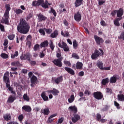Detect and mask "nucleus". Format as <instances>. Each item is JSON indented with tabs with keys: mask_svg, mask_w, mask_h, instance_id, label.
<instances>
[{
	"mask_svg": "<svg viewBox=\"0 0 124 124\" xmlns=\"http://www.w3.org/2000/svg\"><path fill=\"white\" fill-rule=\"evenodd\" d=\"M30 25L24 19H21L20 23L17 25V30L18 32L23 34H27L30 31Z\"/></svg>",
	"mask_w": 124,
	"mask_h": 124,
	"instance_id": "obj_1",
	"label": "nucleus"
},
{
	"mask_svg": "<svg viewBox=\"0 0 124 124\" xmlns=\"http://www.w3.org/2000/svg\"><path fill=\"white\" fill-rule=\"evenodd\" d=\"M5 7L6 8V10L4 14L3 17L1 21V23H3L6 25H8L9 23V11L11 10V8H10V5L9 4H6L5 5Z\"/></svg>",
	"mask_w": 124,
	"mask_h": 124,
	"instance_id": "obj_2",
	"label": "nucleus"
},
{
	"mask_svg": "<svg viewBox=\"0 0 124 124\" xmlns=\"http://www.w3.org/2000/svg\"><path fill=\"white\" fill-rule=\"evenodd\" d=\"M3 81L6 84V88L8 89L9 91L11 92L13 94H15V91H13V88L10 87V80H9V72H6L3 76Z\"/></svg>",
	"mask_w": 124,
	"mask_h": 124,
	"instance_id": "obj_3",
	"label": "nucleus"
},
{
	"mask_svg": "<svg viewBox=\"0 0 124 124\" xmlns=\"http://www.w3.org/2000/svg\"><path fill=\"white\" fill-rule=\"evenodd\" d=\"M99 50L100 51L98 50H96L94 51V53L92 54L91 58L92 60H95V59H97L101 54L102 55H103V50H102L101 49H99Z\"/></svg>",
	"mask_w": 124,
	"mask_h": 124,
	"instance_id": "obj_4",
	"label": "nucleus"
},
{
	"mask_svg": "<svg viewBox=\"0 0 124 124\" xmlns=\"http://www.w3.org/2000/svg\"><path fill=\"white\" fill-rule=\"evenodd\" d=\"M58 46L60 48L63 49L64 52H68V51H69V47L63 41H62V43H59Z\"/></svg>",
	"mask_w": 124,
	"mask_h": 124,
	"instance_id": "obj_5",
	"label": "nucleus"
},
{
	"mask_svg": "<svg viewBox=\"0 0 124 124\" xmlns=\"http://www.w3.org/2000/svg\"><path fill=\"white\" fill-rule=\"evenodd\" d=\"M62 58H60L57 59H55L52 61V62L57 66H59V67H62Z\"/></svg>",
	"mask_w": 124,
	"mask_h": 124,
	"instance_id": "obj_6",
	"label": "nucleus"
},
{
	"mask_svg": "<svg viewBox=\"0 0 124 124\" xmlns=\"http://www.w3.org/2000/svg\"><path fill=\"white\" fill-rule=\"evenodd\" d=\"M93 95L96 99L98 100H100V99H102V97H103V95L99 92H94Z\"/></svg>",
	"mask_w": 124,
	"mask_h": 124,
	"instance_id": "obj_7",
	"label": "nucleus"
},
{
	"mask_svg": "<svg viewBox=\"0 0 124 124\" xmlns=\"http://www.w3.org/2000/svg\"><path fill=\"white\" fill-rule=\"evenodd\" d=\"M80 119H81L80 115L78 114L75 113L73 114V117H72V122H73L74 124H75V123L78 122Z\"/></svg>",
	"mask_w": 124,
	"mask_h": 124,
	"instance_id": "obj_8",
	"label": "nucleus"
},
{
	"mask_svg": "<svg viewBox=\"0 0 124 124\" xmlns=\"http://www.w3.org/2000/svg\"><path fill=\"white\" fill-rule=\"evenodd\" d=\"M74 19L77 22H80V20L82 19L81 13L77 12L74 15Z\"/></svg>",
	"mask_w": 124,
	"mask_h": 124,
	"instance_id": "obj_9",
	"label": "nucleus"
},
{
	"mask_svg": "<svg viewBox=\"0 0 124 124\" xmlns=\"http://www.w3.org/2000/svg\"><path fill=\"white\" fill-rule=\"evenodd\" d=\"M31 58V55L30 53H27L26 54H24V55L20 56V60H27L29 62L30 61Z\"/></svg>",
	"mask_w": 124,
	"mask_h": 124,
	"instance_id": "obj_10",
	"label": "nucleus"
},
{
	"mask_svg": "<svg viewBox=\"0 0 124 124\" xmlns=\"http://www.w3.org/2000/svg\"><path fill=\"white\" fill-rule=\"evenodd\" d=\"M94 38L95 39L96 43H97L98 45H100L101 43H103V42H104V41L103 40V39H102V38H100L97 35H94Z\"/></svg>",
	"mask_w": 124,
	"mask_h": 124,
	"instance_id": "obj_11",
	"label": "nucleus"
},
{
	"mask_svg": "<svg viewBox=\"0 0 124 124\" xmlns=\"http://www.w3.org/2000/svg\"><path fill=\"white\" fill-rule=\"evenodd\" d=\"M31 87H34L35 86V84H36V82H37V78L35 77V76H33L31 78Z\"/></svg>",
	"mask_w": 124,
	"mask_h": 124,
	"instance_id": "obj_12",
	"label": "nucleus"
},
{
	"mask_svg": "<svg viewBox=\"0 0 124 124\" xmlns=\"http://www.w3.org/2000/svg\"><path fill=\"white\" fill-rule=\"evenodd\" d=\"M115 12H116L117 16L118 18H122V16L124 15V10L123 8H120L118 10H115Z\"/></svg>",
	"mask_w": 124,
	"mask_h": 124,
	"instance_id": "obj_13",
	"label": "nucleus"
},
{
	"mask_svg": "<svg viewBox=\"0 0 124 124\" xmlns=\"http://www.w3.org/2000/svg\"><path fill=\"white\" fill-rule=\"evenodd\" d=\"M44 2V0H38L37 1H33L32 2V6H39V5H41L42 3Z\"/></svg>",
	"mask_w": 124,
	"mask_h": 124,
	"instance_id": "obj_14",
	"label": "nucleus"
},
{
	"mask_svg": "<svg viewBox=\"0 0 124 124\" xmlns=\"http://www.w3.org/2000/svg\"><path fill=\"white\" fill-rule=\"evenodd\" d=\"M41 113L42 114H44V115H49L50 114V110H49L48 107H46L45 108H42L41 110Z\"/></svg>",
	"mask_w": 124,
	"mask_h": 124,
	"instance_id": "obj_15",
	"label": "nucleus"
},
{
	"mask_svg": "<svg viewBox=\"0 0 124 124\" xmlns=\"http://www.w3.org/2000/svg\"><path fill=\"white\" fill-rule=\"evenodd\" d=\"M16 100V97L15 96V95H10L7 100V102H8V103H12L13 102H14V100Z\"/></svg>",
	"mask_w": 124,
	"mask_h": 124,
	"instance_id": "obj_16",
	"label": "nucleus"
},
{
	"mask_svg": "<svg viewBox=\"0 0 124 124\" xmlns=\"http://www.w3.org/2000/svg\"><path fill=\"white\" fill-rule=\"evenodd\" d=\"M68 110L71 111V112H74V113H77L78 112V109H77V107L76 106H70L68 108Z\"/></svg>",
	"mask_w": 124,
	"mask_h": 124,
	"instance_id": "obj_17",
	"label": "nucleus"
},
{
	"mask_svg": "<svg viewBox=\"0 0 124 124\" xmlns=\"http://www.w3.org/2000/svg\"><path fill=\"white\" fill-rule=\"evenodd\" d=\"M65 70H66V72L69 73V74H71V75H74L75 74V72H74V70H73L72 69L65 67Z\"/></svg>",
	"mask_w": 124,
	"mask_h": 124,
	"instance_id": "obj_18",
	"label": "nucleus"
},
{
	"mask_svg": "<svg viewBox=\"0 0 124 124\" xmlns=\"http://www.w3.org/2000/svg\"><path fill=\"white\" fill-rule=\"evenodd\" d=\"M22 110L25 111V112H31V108L30 107V106H24L22 108Z\"/></svg>",
	"mask_w": 124,
	"mask_h": 124,
	"instance_id": "obj_19",
	"label": "nucleus"
},
{
	"mask_svg": "<svg viewBox=\"0 0 124 124\" xmlns=\"http://www.w3.org/2000/svg\"><path fill=\"white\" fill-rule=\"evenodd\" d=\"M117 80H118V77L117 76L114 75L113 77L110 78V83L111 84H114L117 82Z\"/></svg>",
	"mask_w": 124,
	"mask_h": 124,
	"instance_id": "obj_20",
	"label": "nucleus"
},
{
	"mask_svg": "<svg viewBox=\"0 0 124 124\" xmlns=\"http://www.w3.org/2000/svg\"><path fill=\"white\" fill-rule=\"evenodd\" d=\"M39 22H42V21H45L46 18L42 14H40L38 15Z\"/></svg>",
	"mask_w": 124,
	"mask_h": 124,
	"instance_id": "obj_21",
	"label": "nucleus"
},
{
	"mask_svg": "<svg viewBox=\"0 0 124 124\" xmlns=\"http://www.w3.org/2000/svg\"><path fill=\"white\" fill-rule=\"evenodd\" d=\"M59 35V31L55 30L52 33L50 34V37L52 38H56Z\"/></svg>",
	"mask_w": 124,
	"mask_h": 124,
	"instance_id": "obj_22",
	"label": "nucleus"
},
{
	"mask_svg": "<svg viewBox=\"0 0 124 124\" xmlns=\"http://www.w3.org/2000/svg\"><path fill=\"white\" fill-rule=\"evenodd\" d=\"M76 65L77 69L81 70V69H83V63L81 62H77Z\"/></svg>",
	"mask_w": 124,
	"mask_h": 124,
	"instance_id": "obj_23",
	"label": "nucleus"
},
{
	"mask_svg": "<svg viewBox=\"0 0 124 124\" xmlns=\"http://www.w3.org/2000/svg\"><path fill=\"white\" fill-rule=\"evenodd\" d=\"M41 5L43 8H48V7H49V5H52V3H49L48 1L46 0L45 3L43 2Z\"/></svg>",
	"mask_w": 124,
	"mask_h": 124,
	"instance_id": "obj_24",
	"label": "nucleus"
},
{
	"mask_svg": "<svg viewBox=\"0 0 124 124\" xmlns=\"http://www.w3.org/2000/svg\"><path fill=\"white\" fill-rule=\"evenodd\" d=\"M41 97L44 101H48L49 100V98H48V96H46V93H45V92L42 93Z\"/></svg>",
	"mask_w": 124,
	"mask_h": 124,
	"instance_id": "obj_25",
	"label": "nucleus"
},
{
	"mask_svg": "<svg viewBox=\"0 0 124 124\" xmlns=\"http://www.w3.org/2000/svg\"><path fill=\"white\" fill-rule=\"evenodd\" d=\"M82 3H83V0H76L75 2V5L76 7H78Z\"/></svg>",
	"mask_w": 124,
	"mask_h": 124,
	"instance_id": "obj_26",
	"label": "nucleus"
},
{
	"mask_svg": "<svg viewBox=\"0 0 124 124\" xmlns=\"http://www.w3.org/2000/svg\"><path fill=\"white\" fill-rule=\"evenodd\" d=\"M49 45V42L48 41H45L44 42L41 43V48H45Z\"/></svg>",
	"mask_w": 124,
	"mask_h": 124,
	"instance_id": "obj_27",
	"label": "nucleus"
},
{
	"mask_svg": "<svg viewBox=\"0 0 124 124\" xmlns=\"http://www.w3.org/2000/svg\"><path fill=\"white\" fill-rule=\"evenodd\" d=\"M62 77L61 76L59 77L58 78H55L54 81L56 83V84H60V83H61V82H62Z\"/></svg>",
	"mask_w": 124,
	"mask_h": 124,
	"instance_id": "obj_28",
	"label": "nucleus"
},
{
	"mask_svg": "<svg viewBox=\"0 0 124 124\" xmlns=\"http://www.w3.org/2000/svg\"><path fill=\"white\" fill-rule=\"evenodd\" d=\"M96 65L100 69H103V63L102 62L98 61Z\"/></svg>",
	"mask_w": 124,
	"mask_h": 124,
	"instance_id": "obj_29",
	"label": "nucleus"
},
{
	"mask_svg": "<svg viewBox=\"0 0 124 124\" xmlns=\"http://www.w3.org/2000/svg\"><path fill=\"white\" fill-rule=\"evenodd\" d=\"M122 19V18H117L114 21V25H116L117 27H119V26H120V22H119V21H121Z\"/></svg>",
	"mask_w": 124,
	"mask_h": 124,
	"instance_id": "obj_30",
	"label": "nucleus"
},
{
	"mask_svg": "<svg viewBox=\"0 0 124 124\" xmlns=\"http://www.w3.org/2000/svg\"><path fill=\"white\" fill-rule=\"evenodd\" d=\"M118 99L119 101H124V94H118L117 96Z\"/></svg>",
	"mask_w": 124,
	"mask_h": 124,
	"instance_id": "obj_31",
	"label": "nucleus"
},
{
	"mask_svg": "<svg viewBox=\"0 0 124 124\" xmlns=\"http://www.w3.org/2000/svg\"><path fill=\"white\" fill-rule=\"evenodd\" d=\"M101 83L104 86H105L106 84H108V83H109V79L108 78H106L105 79H103L102 80Z\"/></svg>",
	"mask_w": 124,
	"mask_h": 124,
	"instance_id": "obj_32",
	"label": "nucleus"
},
{
	"mask_svg": "<svg viewBox=\"0 0 124 124\" xmlns=\"http://www.w3.org/2000/svg\"><path fill=\"white\" fill-rule=\"evenodd\" d=\"M74 99H75V97H74V95L72 94L71 95L70 98L68 99V101L69 103H72V102L74 101Z\"/></svg>",
	"mask_w": 124,
	"mask_h": 124,
	"instance_id": "obj_33",
	"label": "nucleus"
},
{
	"mask_svg": "<svg viewBox=\"0 0 124 124\" xmlns=\"http://www.w3.org/2000/svg\"><path fill=\"white\" fill-rule=\"evenodd\" d=\"M49 46L51 50L54 51V49H55V46L54 45V43L52 40H50Z\"/></svg>",
	"mask_w": 124,
	"mask_h": 124,
	"instance_id": "obj_34",
	"label": "nucleus"
},
{
	"mask_svg": "<svg viewBox=\"0 0 124 124\" xmlns=\"http://www.w3.org/2000/svg\"><path fill=\"white\" fill-rule=\"evenodd\" d=\"M4 120L6 121H10L11 120V116L10 114H6L3 116Z\"/></svg>",
	"mask_w": 124,
	"mask_h": 124,
	"instance_id": "obj_35",
	"label": "nucleus"
},
{
	"mask_svg": "<svg viewBox=\"0 0 124 124\" xmlns=\"http://www.w3.org/2000/svg\"><path fill=\"white\" fill-rule=\"evenodd\" d=\"M19 56V52L18 51H16L14 54H11V59H15V58H17Z\"/></svg>",
	"mask_w": 124,
	"mask_h": 124,
	"instance_id": "obj_36",
	"label": "nucleus"
},
{
	"mask_svg": "<svg viewBox=\"0 0 124 124\" xmlns=\"http://www.w3.org/2000/svg\"><path fill=\"white\" fill-rule=\"evenodd\" d=\"M23 97L24 100H25V101H30V96L28 95V94H24Z\"/></svg>",
	"mask_w": 124,
	"mask_h": 124,
	"instance_id": "obj_37",
	"label": "nucleus"
},
{
	"mask_svg": "<svg viewBox=\"0 0 124 124\" xmlns=\"http://www.w3.org/2000/svg\"><path fill=\"white\" fill-rule=\"evenodd\" d=\"M11 65L13 66H18V65H20V62L18 61L13 62L11 63Z\"/></svg>",
	"mask_w": 124,
	"mask_h": 124,
	"instance_id": "obj_38",
	"label": "nucleus"
},
{
	"mask_svg": "<svg viewBox=\"0 0 124 124\" xmlns=\"http://www.w3.org/2000/svg\"><path fill=\"white\" fill-rule=\"evenodd\" d=\"M60 91L56 89H53L52 90V94H53L54 95H58Z\"/></svg>",
	"mask_w": 124,
	"mask_h": 124,
	"instance_id": "obj_39",
	"label": "nucleus"
},
{
	"mask_svg": "<svg viewBox=\"0 0 124 124\" xmlns=\"http://www.w3.org/2000/svg\"><path fill=\"white\" fill-rule=\"evenodd\" d=\"M8 38L9 40H14V38H15V34H12L8 35Z\"/></svg>",
	"mask_w": 124,
	"mask_h": 124,
	"instance_id": "obj_40",
	"label": "nucleus"
},
{
	"mask_svg": "<svg viewBox=\"0 0 124 124\" xmlns=\"http://www.w3.org/2000/svg\"><path fill=\"white\" fill-rule=\"evenodd\" d=\"M72 58H74V59H76V60H79L80 59V57H79V56L76 53L72 54Z\"/></svg>",
	"mask_w": 124,
	"mask_h": 124,
	"instance_id": "obj_41",
	"label": "nucleus"
},
{
	"mask_svg": "<svg viewBox=\"0 0 124 124\" xmlns=\"http://www.w3.org/2000/svg\"><path fill=\"white\" fill-rule=\"evenodd\" d=\"M61 34L63 36L66 37L69 36V33L67 31H65V34H64V33H63V32H62V31Z\"/></svg>",
	"mask_w": 124,
	"mask_h": 124,
	"instance_id": "obj_42",
	"label": "nucleus"
},
{
	"mask_svg": "<svg viewBox=\"0 0 124 124\" xmlns=\"http://www.w3.org/2000/svg\"><path fill=\"white\" fill-rule=\"evenodd\" d=\"M51 12L52 14H53L54 17H56L57 16V13L56 12V11L55 9H54L53 8H50V11H49V13Z\"/></svg>",
	"mask_w": 124,
	"mask_h": 124,
	"instance_id": "obj_43",
	"label": "nucleus"
},
{
	"mask_svg": "<svg viewBox=\"0 0 124 124\" xmlns=\"http://www.w3.org/2000/svg\"><path fill=\"white\" fill-rule=\"evenodd\" d=\"M0 57L2 58V59H8V55H7L6 53H1L0 54Z\"/></svg>",
	"mask_w": 124,
	"mask_h": 124,
	"instance_id": "obj_44",
	"label": "nucleus"
},
{
	"mask_svg": "<svg viewBox=\"0 0 124 124\" xmlns=\"http://www.w3.org/2000/svg\"><path fill=\"white\" fill-rule=\"evenodd\" d=\"M15 12L17 14V15H19V14L23 13V11L20 9H17L15 10Z\"/></svg>",
	"mask_w": 124,
	"mask_h": 124,
	"instance_id": "obj_45",
	"label": "nucleus"
},
{
	"mask_svg": "<svg viewBox=\"0 0 124 124\" xmlns=\"http://www.w3.org/2000/svg\"><path fill=\"white\" fill-rule=\"evenodd\" d=\"M96 118L97 122H100V120H101V115L99 113H97L96 114Z\"/></svg>",
	"mask_w": 124,
	"mask_h": 124,
	"instance_id": "obj_46",
	"label": "nucleus"
},
{
	"mask_svg": "<svg viewBox=\"0 0 124 124\" xmlns=\"http://www.w3.org/2000/svg\"><path fill=\"white\" fill-rule=\"evenodd\" d=\"M40 46L38 44H36L34 46L33 50L34 51H38L39 50Z\"/></svg>",
	"mask_w": 124,
	"mask_h": 124,
	"instance_id": "obj_47",
	"label": "nucleus"
},
{
	"mask_svg": "<svg viewBox=\"0 0 124 124\" xmlns=\"http://www.w3.org/2000/svg\"><path fill=\"white\" fill-rule=\"evenodd\" d=\"M57 54L56 57L57 58H60L62 56V54H61V50H60V48L58 49V51H57Z\"/></svg>",
	"mask_w": 124,
	"mask_h": 124,
	"instance_id": "obj_48",
	"label": "nucleus"
},
{
	"mask_svg": "<svg viewBox=\"0 0 124 124\" xmlns=\"http://www.w3.org/2000/svg\"><path fill=\"white\" fill-rule=\"evenodd\" d=\"M39 32L42 34V35H45V31L43 29H40L39 30Z\"/></svg>",
	"mask_w": 124,
	"mask_h": 124,
	"instance_id": "obj_49",
	"label": "nucleus"
},
{
	"mask_svg": "<svg viewBox=\"0 0 124 124\" xmlns=\"http://www.w3.org/2000/svg\"><path fill=\"white\" fill-rule=\"evenodd\" d=\"M45 31L46 32V33H47L48 34H50L51 32L53 31L51 29H46Z\"/></svg>",
	"mask_w": 124,
	"mask_h": 124,
	"instance_id": "obj_50",
	"label": "nucleus"
},
{
	"mask_svg": "<svg viewBox=\"0 0 124 124\" xmlns=\"http://www.w3.org/2000/svg\"><path fill=\"white\" fill-rule=\"evenodd\" d=\"M118 38L119 39H123V40H124V32L121 33V35L118 36Z\"/></svg>",
	"mask_w": 124,
	"mask_h": 124,
	"instance_id": "obj_51",
	"label": "nucleus"
},
{
	"mask_svg": "<svg viewBox=\"0 0 124 124\" xmlns=\"http://www.w3.org/2000/svg\"><path fill=\"white\" fill-rule=\"evenodd\" d=\"M33 15V14L32 13L29 14V15L27 16V17L26 18L27 21H28V20H29V19H31V17H32Z\"/></svg>",
	"mask_w": 124,
	"mask_h": 124,
	"instance_id": "obj_52",
	"label": "nucleus"
},
{
	"mask_svg": "<svg viewBox=\"0 0 124 124\" xmlns=\"http://www.w3.org/2000/svg\"><path fill=\"white\" fill-rule=\"evenodd\" d=\"M114 106L117 107V109H120V104L118 103V102H116V101H114Z\"/></svg>",
	"mask_w": 124,
	"mask_h": 124,
	"instance_id": "obj_53",
	"label": "nucleus"
},
{
	"mask_svg": "<svg viewBox=\"0 0 124 124\" xmlns=\"http://www.w3.org/2000/svg\"><path fill=\"white\" fill-rule=\"evenodd\" d=\"M73 47L76 48V47H77L78 46V44H77V41H76V40H74L73 42Z\"/></svg>",
	"mask_w": 124,
	"mask_h": 124,
	"instance_id": "obj_54",
	"label": "nucleus"
},
{
	"mask_svg": "<svg viewBox=\"0 0 124 124\" xmlns=\"http://www.w3.org/2000/svg\"><path fill=\"white\" fill-rule=\"evenodd\" d=\"M53 121H54V119L48 117V120L47 121V124H51V123H53Z\"/></svg>",
	"mask_w": 124,
	"mask_h": 124,
	"instance_id": "obj_55",
	"label": "nucleus"
},
{
	"mask_svg": "<svg viewBox=\"0 0 124 124\" xmlns=\"http://www.w3.org/2000/svg\"><path fill=\"white\" fill-rule=\"evenodd\" d=\"M64 64H66V65H68V66H70V65H71V63H70V62L69 61H64Z\"/></svg>",
	"mask_w": 124,
	"mask_h": 124,
	"instance_id": "obj_56",
	"label": "nucleus"
},
{
	"mask_svg": "<svg viewBox=\"0 0 124 124\" xmlns=\"http://www.w3.org/2000/svg\"><path fill=\"white\" fill-rule=\"evenodd\" d=\"M0 29L1 31L4 32V26L2 25L1 24H0Z\"/></svg>",
	"mask_w": 124,
	"mask_h": 124,
	"instance_id": "obj_57",
	"label": "nucleus"
},
{
	"mask_svg": "<svg viewBox=\"0 0 124 124\" xmlns=\"http://www.w3.org/2000/svg\"><path fill=\"white\" fill-rule=\"evenodd\" d=\"M8 45V40L5 39L3 43V46H7Z\"/></svg>",
	"mask_w": 124,
	"mask_h": 124,
	"instance_id": "obj_58",
	"label": "nucleus"
},
{
	"mask_svg": "<svg viewBox=\"0 0 124 124\" xmlns=\"http://www.w3.org/2000/svg\"><path fill=\"white\" fill-rule=\"evenodd\" d=\"M45 56V54H44V53H43V52H40L39 57L41 59H42V58L44 57Z\"/></svg>",
	"mask_w": 124,
	"mask_h": 124,
	"instance_id": "obj_59",
	"label": "nucleus"
},
{
	"mask_svg": "<svg viewBox=\"0 0 124 124\" xmlns=\"http://www.w3.org/2000/svg\"><path fill=\"white\" fill-rule=\"evenodd\" d=\"M23 119H24V116H23V114H21L18 116V120L20 121V122L22 121Z\"/></svg>",
	"mask_w": 124,
	"mask_h": 124,
	"instance_id": "obj_60",
	"label": "nucleus"
},
{
	"mask_svg": "<svg viewBox=\"0 0 124 124\" xmlns=\"http://www.w3.org/2000/svg\"><path fill=\"white\" fill-rule=\"evenodd\" d=\"M105 3V1H103V0H98V4L99 5H102V4H103L104 3Z\"/></svg>",
	"mask_w": 124,
	"mask_h": 124,
	"instance_id": "obj_61",
	"label": "nucleus"
},
{
	"mask_svg": "<svg viewBox=\"0 0 124 124\" xmlns=\"http://www.w3.org/2000/svg\"><path fill=\"white\" fill-rule=\"evenodd\" d=\"M101 26H103V27H105L106 26V23H105V21L102 20L101 21Z\"/></svg>",
	"mask_w": 124,
	"mask_h": 124,
	"instance_id": "obj_62",
	"label": "nucleus"
},
{
	"mask_svg": "<svg viewBox=\"0 0 124 124\" xmlns=\"http://www.w3.org/2000/svg\"><path fill=\"white\" fill-rule=\"evenodd\" d=\"M31 44V41L27 40V43H26V45H27V46H29V47H30Z\"/></svg>",
	"mask_w": 124,
	"mask_h": 124,
	"instance_id": "obj_63",
	"label": "nucleus"
},
{
	"mask_svg": "<svg viewBox=\"0 0 124 124\" xmlns=\"http://www.w3.org/2000/svg\"><path fill=\"white\" fill-rule=\"evenodd\" d=\"M31 35H29L27 37V39L26 40H31Z\"/></svg>",
	"mask_w": 124,
	"mask_h": 124,
	"instance_id": "obj_64",
	"label": "nucleus"
}]
</instances>
